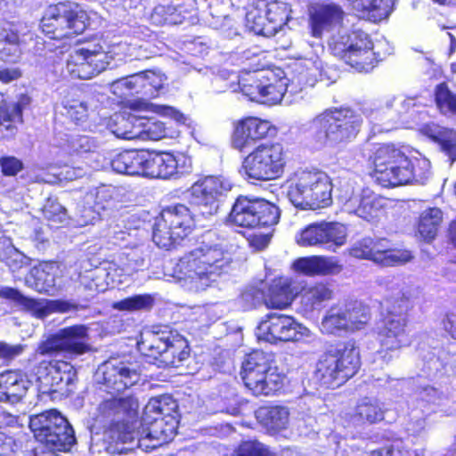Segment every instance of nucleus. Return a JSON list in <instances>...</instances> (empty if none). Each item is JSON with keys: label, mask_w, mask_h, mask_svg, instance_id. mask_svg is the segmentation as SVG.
Masks as SVG:
<instances>
[{"label": "nucleus", "mask_w": 456, "mask_h": 456, "mask_svg": "<svg viewBox=\"0 0 456 456\" xmlns=\"http://www.w3.org/2000/svg\"><path fill=\"white\" fill-rule=\"evenodd\" d=\"M231 262L230 253L221 245L202 244L179 259L175 273L183 288L200 292L210 287Z\"/></svg>", "instance_id": "obj_2"}, {"label": "nucleus", "mask_w": 456, "mask_h": 456, "mask_svg": "<svg viewBox=\"0 0 456 456\" xmlns=\"http://www.w3.org/2000/svg\"><path fill=\"white\" fill-rule=\"evenodd\" d=\"M0 297L33 311L35 315L41 319L45 318L51 313L67 312L75 308L72 304L63 300H49L44 304L27 297L18 289L7 286L0 288Z\"/></svg>", "instance_id": "obj_23"}, {"label": "nucleus", "mask_w": 456, "mask_h": 456, "mask_svg": "<svg viewBox=\"0 0 456 456\" xmlns=\"http://www.w3.org/2000/svg\"><path fill=\"white\" fill-rule=\"evenodd\" d=\"M258 6L264 8V12L268 17L269 25L273 27V35L281 29L289 20L291 9L286 3L278 1L266 3L265 0H259Z\"/></svg>", "instance_id": "obj_41"}, {"label": "nucleus", "mask_w": 456, "mask_h": 456, "mask_svg": "<svg viewBox=\"0 0 456 456\" xmlns=\"http://www.w3.org/2000/svg\"><path fill=\"white\" fill-rule=\"evenodd\" d=\"M436 141L441 150L449 157L451 163L456 160V131L444 130L439 132Z\"/></svg>", "instance_id": "obj_59"}, {"label": "nucleus", "mask_w": 456, "mask_h": 456, "mask_svg": "<svg viewBox=\"0 0 456 456\" xmlns=\"http://www.w3.org/2000/svg\"><path fill=\"white\" fill-rule=\"evenodd\" d=\"M373 165V178L383 187L399 186L401 181L411 177L405 167L409 158L394 145L379 146L374 152Z\"/></svg>", "instance_id": "obj_13"}, {"label": "nucleus", "mask_w": 456, "mask_h": 456, "mask_svg": "<svg viewBox=\"0 0 456 456\" xmlns=\"http://www.w3.org/2000/svg\"><path fill=\"white\" fill-rule=\"evenodd\" d=\"M156 78L152 72H140L119 78H116V88L127 89L130 92L138 94L140 88H146V81Z\"/></svg>", "instance_id": "obj_53"}, {"label": "nucleus", "mask_w": 456, "mask_h": 456, "mask_svg": "<svg viewBox=\"0 0 456 456\" xmlns=\"http://www.w3.org/2000/svg\"><path fill=\"white\" fill-rule=\"evenodd\" d=\"M44 216L53 224H62L67 217L66 208L55 200L48 199L43 208Z\"/></svg>", "instance_id": "obj_60"}, {"label": "nucleus", "mask_w": 456, "mask_h": 456, "mask_svg": "<svg viewBox=\"0 0 456 456\" xmlns=\"http://www.w3.org/2000/svg\"><path fill=\"white\" fill-rule=\"evenodd\" d=\"M266 72L264 70H256L252 73H247L245 77H241L239 80V85L243 94L248 96L251 101L257 102L265 80H266Z\"/></svg>", "instance_id": "obj_45"}, {"label": "nucleus", "mask_w": 456, "mask_h": 456, "mask_svg": "<svg viewBox=\"0 0 456 456\" xmlns=\"http://www.w3.org/2000/svg\"><path fill=\"white\" fill-rule=\"evenodd\" d=\"M256 334L259 340L277 344L299 341L310 337L311 331L290 315L271 313L260 322Z\"/></svg>", "instance_id": "obj_15"}, {"label": "nucleus", "mask_w": 456, "mask_h": 456, "mask_svg": "<svg viewBox=\"0 0 456 456\" xmlns=\"http://www.w3.org/2000/svg\"><path fill=\"white\" fill-rule=\"evenodd\" d=\"M162 443L147 436L142 424L130 427L127 423L116 425V453L124 454L136 448L148 452L160 446Z\"/></svg>", "instance_id": "obj_21"}, {"label": "nucleus", "mask_w": 456, "mask_h": 456, "mask_svg": "<svg viewBox=\"0 0 456 456\" xmlns=\"http://www.w3.org/2000/svg\"><path fill=\"white\" fill-rule=\"evenodd\" d=\"M229 188L221 178L208 176L196 182L189 190L188 204L167 207L156 219L152 239L155 244L168 249L187 237L196 221L214 216L219 208L218 197Z\"/></svg>", "instance_id": "obj_1"}, {"label": "nucleus", "mask_w": 456, "mask_h": 456, "mask_svg": "<svg viewBox=\"0 0 456 456\" xmlns=\"http://www.w3.org/2000/svg\"><path fill=\"white\" fill-rule=\"evenodd\" d=\"M360 365L359 350L353 345H339L320 356L314 378L322 387H338L357 373Z\"/></svg>", "instance_id": "obj_5"}, {"label": "nucleus", "mask_w": 456, "mask_h": 456, "mask_svg": "<svg viewBox=\"0 0 456 456\" xmlns=\"http://www.w3.org/2000/svg\"><path fill=\"white\" fill-rule=\"evenodd\" d=\"M61 104L66 110V115L75 123H83L88 118L87 102L75 98L73 95H67L63 98Z\"/></svg>", "instance_id": "obj_51"}, {"label": "nucleus", "mask_w": 456, "mask_h": 456, "mask_svg": "<svg viewBox=\"0 0 456 456\" xmlns=\"http://www.w3.org/2000/svg\"><path fill=\"white\" fill-rule=\"evenodd\" d=\"M87 20V13L77 3L64 1L49 7L41 28L49 38L61 40L83 33Z\"/></svg>", "instance_id": "obj_8"}, {"label": "nucleus", "mask_w": 456, "mask_h": 456, "mask_svg": "<svg viewBox=\"0 0 456 456\" xmlns=\"http://www.w3.org/2000/svg\"><path fill=\"white\" fill-rule=\"evenodd\" d=\"M292 300L293 294L289 282L284 279L274 280L269 287L266 306L282 309L289 305Z\"/></svg>", "instance_id": "obj_42"}, {"label": "nucleus", "mask_w": 456, "mask_h": 456, "mask_svg": "<svg viewBox=\"0 0 456 456\" xmlns=\"http://www.w3.org/2000/svg\"><path fill=\"white\" fill-rule=\"evenodd\" d=\"M29 428L37 441L52 452H69L76 444L72 426L56 410L30 416Z\"/></svg>", "instance_id": "obj_6"}, {"label": "nucleus", "mask_w": 456, "mask_h": 456, "mask_svg": "<svg viewBox=\"0 0 456 456\" xmlns=\"http://www.w3.org/2000/svg\"><path fill=\"white\" fill-rule=\"evenodd\" d=\"M443 221V213L437 208H430L422 212L419 217L418 230L425 240L436 238Z\"/></svg>", "instance_id": "obj_43"}, {"label": "nucleus", "mask_w": 456, "mask_h": 456, "mask_svg": "<svg viewBox=\"0 0 456 456\" xmlns=\"http://www.w3.org/2000/svg\"><path fill=\"white\" fill-rule=\"evenodd\" d=\"M385 403L375 397H363L358 400L349 414V422L354 427L377 424L385 419Z\"/></svg>", "instance_id": "obj_27"}, {"label": "nucleus", "mask_w": 456, "mask_h": 456, "mask_svg": "<svg viewBox=\"0 0 456 456\" xmlns=\"http://www.w3.org/2000/svg\"><path fill=\"white\" fill-rule=\"evenodd\" d=\"M138 349L159 367L178 368L191 357L189 341L178 330L165 325L153 326L137 342Z\"/></svg>", "instance_id": "obj_3"}, {"label": "nucleus", "mask_w": 456, "mask_h": 456, "mask_svg": "<svg viewBox=\"0 0 456 456\" xmlns=\"http://www.w3.org/2000/svg\"><path fill=\"white\" fill-rule=\"evenodd\" d=\"M0 125L4 126L5 122H21L22 106L28 104L29 99L23 96L18 102L6 103L3 101V95L0 94Z\"/></svg>", "instance_id": "obj_52"}, {"label": "nucleus", "mask_w": 456, "mask_h": 456, "mask_svg": "<svg viewBox=\"0 0 456 456\" xmlns=\"http://www.w3.org/2000/svg\"><path fill=\"white\" fill-rule=\"evenodd\" d=\"M350 255L355 258L373 261L372 239L363 238L362 240L355 242L350 248Z\"/></svg>", "instance_id": "obj_63"}, {"label": "nucleus", "mask_w": 456, "mask_h": 456, "mask_svg": "<svg viewBox=\"0 0 456 456\" xmlns=\"http://www.w3.org/2000/svg\"><path fill=\"white\" fill-rule=\"evenodd\" d=\"M342 9L336 4H322L310 10L309 25L314 37H322L323 32L329 31L339 23L343 18Z\"/></svg>", "instance_id": "obj_30"}, {"label": "nucleus", "mask_w": 456, "mask_h": 456, "mask_svg": "<svg viewBox=\"0 0 456 456\" xmlns=\"http://www.w3.org/2000/svg\"><path fill=\"white\" fill-rule=\"evenodd\" d=\"M96 444L110 454H114V399L104 400L99 404L92 427Z\"/></svg>", "instance_id": "obj_24"}, {"label": "nucleus", "mask_w": 456, "mask_h": 456, "mask_svg": "<svg viewBox=\"0 0 456 456\" xmlns=\"http://www.w3.org/2000/svg\"><path fill=\"white\" fill-rule=\"evenodd\" d=\"M321 330L327 334L350 331L341 305H333L326 312L321 322Z\"/></svg>", "instance_id": "obj_44"}, {"label": "nucleus", "mask_w": 456, "mask_h": 456, "mask_svg": "<svg viewBox=\"0 0 456 456\" xmlns=\"http://www.w3.org/2000/svg\"><path fill=\"white\" fill-rule=\"evenodd\" d=\"M139 380L137 365L132 362L116 363V425L130 427L141 425L138 419L139 403L130 392L126 393Z\"/></svg>", "instance_id": "obj_10"}, {"label": "nucleus", "mask_w": 456, "mask_h": 456, "mask_svg": "<svg viewBox=\"0 0 456 456\" xmlns=\"http://www.w3.org/2000/svg\"><path fill=\"white\" fill-rule=\"evenodd\" d=\"M95 380L106 388H111L114 385V365L110 361L101 364L94 375Z\"/></svg>", "instance_id": "obj_62"}, {"label": "nucleus", "mask_w": 456, "mask_h": 456, "mask_svg": "<svg viewBox=\"0 0 456 456\" xmlns=\"http://www.w3.org/2000/svg\"><path fill=\"white\" fill-rule=\"evenodd\" d=\"M141 421L142 427L147 429V436L162 444L173 439L178 427L175 416L151 415L150 421H144L143 419Z\"/></svg>", "instance_id": "obj_36"}, {"label": "nucleus", "mask_w": 456, "mask_h": 456, "mask_svg": "<svg viewBox=\"0 0 456 456\" xmlns=\"http://www.w3.org/2000/svg\"><path fill=\"white\" fill-rule=\"evenodd\" d=\"M178 161L168 152H144L142 176L168 179L177 173Z\"/></svg>", "instance_id": "obj_29"}, {"label": "nucleus", "mask_w": 456, "mask_h": 456, "mask_svg": "<svg viewBox=\"0 0 456 456\" xmlns=\"http://www.w3.org/2000/svg\"><path fill=\"white\" fill-rule=\"evenodd\" d=\"M275 134L270 122L257 118H248L241 121L232 135V146L243 151L257 141Z\"/></svg>", "instance_id": "obj_25"}, {"label": "nucleus", "mask_w": 456, "mask_h": 456, "mask_svg": "<svg viewBox=\"0 0 456 456\" xmlns=\"http://www.w3.org/2000/svg\"><path fill=\"white\" fill-rule=\"evenodd\" d=\"M4 248H0V260L4 262L12 272H16L29 264V258L18 250L9 240H4Z\"/></svg>", "instance_id": "obj_49"}, {"label": "nucleus", "mask_w": 456, "mask_h": 456, "mask_svg": "<svg viewBox=\"0 0 456 456\" xmlns=\"http://www.w3.org/2000/svg\"><path fill=\"white\" fill-rule=\"evenodd\" d=\"M346 317L350 331L362 329L370 319V310L368 305L357 300H351L341 305Z\"/></svg>", "instance_id": "obj_40"}, {"label": "nucleus", "mask_w": 456, "mask_h": 456, "mask_svg": "<svg viewBox=\"0 0 456 456\" xmlns=\"http://www.w3.org/2000/svg\"><path fill=\"white\" fill-rule=\"evenodd\" d=\"M405 167L409 171L411 177L401 181L400 185L412 182L423 184L430 175V162L426 158L409 159V165Z\"/></svg>", "instance_id": "obj_50"}, {"label": "nucleus", "mask_w": 456, "mask_h": 456, "mask_svg": "<svg viewBox=\"0 0 456 456\" xmlns=\"http://www.w3.org/2000/svg\"><path fill=\"white\" fill-rule=\"evenodd\" d=\"M332 289L326 284L317 283L306 289L301 297L302 304L306 310H314L322 302L331 299Z\"/></svg>", "instance_id": "obj_47"}, {"label": "nucleus", "mask_w": 456, "mask_h": 456, "mask_svg": "<svg viewBox=\"0 0 456 456\" xmlns=\"http://www.w3.org/2000/svg\"><path fill=\"white\" fill-rule=\"evenodd\" d=\"M437 106L444 111L456 114V95L452 94L444 83L437 86L436 90Z\"/></svg>", "instance_id": "obj_57"}, {"label": "nucleus", "mask_w": 456, "mask_h": 456, "mask_svg": "<svg viewBox=\"0 0 456 456\" xmlns=\"http://www.w3.org/2000/svg\"><path fill=\"white\" fill-rule=\"evenodd\" d=\"M263 92L257 102L265 104H276L282 100L286 91V84L275 79V82H271V79L266 76L265 80Z\"/></svg>", "instance_id": "obj_54"}, {"label": "nucleus", "mask_w": 456, "mask_h": 456, "mask_svg": "<svg viewBox=\"0 0 456 456\" xmlns=\"http://www.w3.org/2000/svg\"><path fill=\"white\" fill-rule=\"evenodd\" d=\"M247 26L258 35L271 37L273 35V28L269 25L267 15L264 12V8L256 5L250 9L246 14Z\"/></svg>", "instance_id": "obj_48"}, {"label": "nucleus", "mask_w": 456, "mask_h": 456, "mask_svg": "<svg viewBox=\"0 0 456 456\" xmlns=\"http://www.w3.org/2000/svg\"><path fill=\"white\" fill-rule=\"evenodd\" d=\"M41 368L45 370V375L40 377L43 384L49 386L45 393H59L61 395H69L74 389L77 379L75 368L68 362L50 361L42 362Z\"/></svg>", "instance_id": "obj_20"}, {"label": "nucleus", "mask_w": 456, "mask_h": 456, "mask_svg": "<svg viewBox=\"0 0 456 456\" xmlns=\"http://www.w3.org/2000/svg\"><path fill=\"white\" fill-rule=\"evenodd\" d=\"M144 259L138 248H125L119 253L118 265L116 268V275L124 276L119 283L126 282L129 277L143 265Z\"/></svg>", "instance_id": "obj_39"}, {"label": "nucleus", "mask_w": 456, "mask_h": 456, "mask_svg": "<svg viewBox=\"0 0 456 456\" xmlns=\"http://www.w3.org/2000/svg\"><path fill=\"white\" fill-rule=\"evenodd\" d=\"M20 54L21 51L19 45V39L14 42L0 45V59L4 61L17 62Z\"/></svg>", "instance_id": "obj_64"}, {"label": "nucleus", "mask_w": 456, "mask_h": 456, "mask_svg": "<svg viewBox=\"0 0 456 456\" xmlns=\"http://www.w3.org/2000/svg\"><path fill=\"white\" fill-rule=\"evenodd\" d=\"M154 305L151 295H136L116 302V309L120 311H150Z\"/></svg>", "instance_id": "obj_55"}, {"label": "nucleus", "mask_w": 456, "mask_h": 456, "mask_svg": "<svg viewBox=\"0 0 456 456\" xmlns=\"http://www.w3.org/2000/svg\"><path fill=\"white\" fill-rule=\"evenodd\" d=\"M145 151L126 150L116 155V173L142 175Z\"/></svg>", "instance_id": "obj_38"}, {"label": "nucleus", "mask_w": 456, "mask_h": 456, "mask_svg": "<svg viewBox=\"0 0 456 456\" xmlns=\"http://www.w3.org/2000/svg\"><path fill=\"white\" fill-rule=\"evenodd\" d=\"M237 456H275V454L258 441H245L239 446Z\"/></svg>", "instance_id": "obj_61"}, {"label": "nucleus", "mask_w": 456, "mask_h": 456, "mask_svg": "<svg viewBox=\"0 0 456 456\" xmlns=\"http://www.w3.org/2000/svg\"><path fill=\"white\" fill-rule=\"evenodd\" d=\"M384 200L374 194L369 189L362 191L361 195L350 199L347 202L349 208L361 218L365 220H371L379 216L383 208Z\"/></svg>", "instance_id": "obj_35"}, {"label": "nucleus", "mask_w": 456, "mask_h": 456, "mask_svg": "<svg viewBox=\"0 0 456 456\" xmlns=\"http://www.w3.org/2000/svg\"><path fill=\"white\" fill-rule=\"evenodd\" d=\"M273 354L262 350H254L245 356L242 362L240 376L244 385L258 395H268L275 390L272 371Z\"/></svg>", "instance_id": "obj_14"}, {"label": "nucleus", "mask_w": 456, "mask_h": 456, "mask_svg": "<svg viewBox=\"0 0 456 456\" xmlns=\"http://www.w3.org/2000/svg\"><path fill=\"white\" fill-rule=\"evenodd\" d=\"M373 262L382 266H394L409 262L412 256L408 250L391 248L386 239H372Z\"/></svg>", "instance_id": "obj_34"}, {"label": "nucleus", "mask_w": 456, "mask_h": 456, "mask_svg": "<svg viewBox=\"0 0 456 456\" xmlns=\"http://www.w3.org/2000/svg\"><path fill=\"white\" fill-rule=\"evenodd\" d=\"M87 328L76 325L61 329L50 335L37 348L40 354H52L61 352L79 355L89 350Z\"/></svg>", "instance_id": "obj_17"}, {"label": "nucleus", "mask_w": 456, "mask_h": 456, "mask_svg": "<svg viewBox=\"0 0 456 456\" xmlns=\"http://www.w3.org/2000/svg\"><path fill=\"white\" fill-rule=\"evenodd\" d=\"M110 52H95L81 48L73 51L66 60L64 72L72 79H90L110 65Z\"/></svg>", "instance_id": "obj_18"}, {"label": "nucleus", "mask_w": 456, "mask_h": 456, "mask_svg": "<svg viewBox=\"0 0 456 456\" xmlns=\"http://www.w3.org/2000/svg\"><path fill=\"white\" fill-rule=\"evenodd\" d=\"M56 270L54 263H41L31 268L25 279L26 285L39 293L51 295L55 287Z\"/></svg>", "instance_id": "obj_33"}, {"label": "nucleus", "mask_w": 456, "mask_h": 456, "mask_svg": "<svg viewBox=\"0 0 456 456\" xmlns=\"http://www.w3.org/2000/svg\"><path fill=\"white\" fill-rule=\"evenodd\" d=\"M131 125L130 130H116V137L126 140L141 139L157 141L166 135L164 123L156 118H145L130 115L127 119Z\"/></svg>", "instance_id": "obj_26"}, {"label": "nucleus", "mask_w": 456, "mask_h": 456, "mask_svg": "<svg viewBox=\"0 0 456 456\" xmlns=\"http://www.w3.org/2000/svg\"><path fill=\"white\" fill-rule=\"evenodd\" d=\"M284 187L289 201L301 209L325 208L332 202L330 178L320 170H297Z\"/></svg>", "instance_id": "obj_4"}, {"label": "nucleus", "mask_w": 456, "mask_h": 456, "mask_svg": "<svg viewBox=\"0 0 456 456\" xmlns=\"http://www.w3.org/2000/svg\"><path fill=\"white\" fill-rule=\"evenodd\" d=\"M330 48L335 56L360 72L370 71L376 62L373 43L362 30L338 33L330 41Z\"/></svg>", "instance_id": "obj_9"}, {"label": "nucleus", "mask_w": 456, "mask_h": 456, "mask_svg": "<svg viewBox=\"0 0 456 456\" xmlns=\"http://www.w3.org/2000/svg\"><path fill=\"white\" fill-rule=\"evenodd\" d=\"M177 408L176 402L168 395H162L157 398H151L146 404L143 412V420L150 421L152 416H175L174 413Z\"/></svg>", "instance_id": "obj_46"}, {"label": "nucleus", "mask_w": 456, "mask_h": 456, "mask_svg": "<svg viewBox=\"0 0 456 456\" xmlns=\"http://www.w3.org/2000/svg\"><path fill=\"white\" fill-rule=\"evenodd\" d=\"M408 319L385 316L377 328V339L380 349L379 354L383 362L389 363L398 357L401 348L411 343L407 332Z\"/></svg>", "instance_id": "obj_16"}, {"label": "nucleus", "mask_w": 456, "mask_h": 456, "mask_svg": "<svg viewBox=\"0 0 456 456\" xmlns=\"http://www.w3.org/2000/svg\"><path fill=\"white\" fill-rule=\"evenodd\" d=\"M31 382L21 373L7 370L0 373V401L17 403L26 395Z\"/></svg>", "instance_id": "obj_31"}, {"label": "nucleus", "mask_w": 456, "mask_h": 456, "mask_svg": "<svg viewBox=\"0 0 456 456\" xmlns=\"http://www.w3.org/2000/svg\"><path fill=\"white\" fill-rule=\"evenodd\" d=\"M289 412L284 406H262L256 411L258 422L270 432H277L286 428Z\"/></svg>", "instance_id": "obj_37"}, {"label": "nucleus", "mask_w": 456, "mask_h": 456, "mask_svg": "<svg viewBox=\"0 0 456 456\" xmlns=\"http://www.w3.org/2000/svg\"><path fill=\"white\" fill-rule=\"evenodd\" d=\"M417 106L415 97H389L384 106L376 110L364 109L363 113L370 118L371 122L383 121V123H395L399 118Z\"/></svg>", "instance_id": "obj_28"}, {"label": "nucleus", "mask_w": 456, "mask_h": 456, "mask_svg": "<svg viewBox=\"0 0 456 456\" xmlns=\"http://www.w3.org/2000/svg\"><path fill=\"white\" fill-rule=\"evenodd\" d=\"M294 267L307 275H334L343 269L342 265L335 257L322 256L300 258L294 263Z\"/></svg>", "instance_id": "obj_32"}, {"label": "nucleus", "mask_w": 456, "mask_h": 456, "mask_svg": "<svg viewBox=\"0 0 456 456\" xmlns=\"http://www.w3.org/2000/svg\"><path fill=\"white\" fill-rule=\"evenodd\" d=\"M347 230L338 222L314 223L306 226L297 238L298 245L303 247H340L346 243Z\"/></svg>", "instance_id": "obj_19"}, {"label": "nucleus", "mask_w": 456, "mask_h": 456, "mask_svg": "<svg viewBox=\"0 0 456 456\" xmlns=\"http://www.w3.org/2000/svg\"><path fill=\"white\" fill-rule=\"evenodd\" d=\"M361 115L349 108L327 110L314 121L317 137L323 143L335 146L352 141L360 131Z\"/></svg>", "instance_id": "obj_7"}, {"label": "nucleus", "mask_w": 456, "mask_h": 456, "mask_svg": "<svg viewBox=\"0 0 456 456\" xmlns=\"http://www.w3.org/2000/svg\"><path fill=\"white\" fill-rule=\"evenodd\" d=\"M265 284L264 281L259 286H247L240 294V300L244 304V307L250 309L265 303L266 305Z\"/></svg>", "instance_id": "obj_56"}, {"label": "nucleus", "mask_w": 456, "mask_h": 456, "mask_svg": "<svg viewBox=\"0 0 456 456\" xmlns=\"http://www.w3.org/2000/svg\"><path fill=\"white\" fill-rule=\"evenodd\" d=\"M382 306L386 316L408 319V312L412 307L411 289L400 279H393L387 284Z\"/></svg>", "instance_id": "obj_22"}, {"label": "nucleus", "mask_w": 456, "mask_h": 456, "mask_svg": "<svg viewBox=\"0 0 456 456\" xmlns=\"http://www.w3.org/2000/svg\"><path fill=\"white\" fill-rule=\"evenodd\" d=\"M284 166L282 145L263 143L244 159L240 173L248 179L268 181L279 177Z\"/></svg>", "instance_id": "obj_11"}, {"label": "nucleus", "mask_w": 456, "mask_h": 456, "mask_svg": "<svg viewBox=\"0 0 456 456\" xmlns=\"http://www.w3.org/2000/svg\"><path fill=\"white\" fill-rule=\"evenodd\" d=\"M395 0H373L367 19L374 22L387 19L394 10Z\"/></svg>", "instance_id": "obj_58"}, {"label": "nucleus", "mask_w": 456, "mask_h": 456, "mask_svg": "<svg viewBox=\"0 0 456 456\" xmlns=\"http://www.w3.org/2000/svg\"><path fill=\"white\" fill-rule=\"evenodd\" d=\"M280 215L279 208L264 199L240 196L233 204L228 219L237 226L253 229L276 224Z\"/></svg>", "instance_id": "obj_12"}]
</instances>
